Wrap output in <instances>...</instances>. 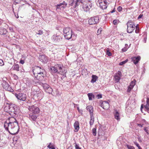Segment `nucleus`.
Returning a JSON list of instances; mask_svg holds the SVG:
<instances>
[{
	"instance_id": "nucleus-40",
	"label": "nucleus",
	"mask_w": 149,
	"mask_h": 149,
	"mask_svg": "<svg viewBox=\"0 0 149 149\" xmlns=\"http://www.w3.org/2000/svg\"><path fill=\"white\" fill-rule=\"evenodd\" d=\"M92 131L93 135L94 136H95L96 135V128H93L92 129Z\"/></svg>"
},
{
	"instance_id": "nucleus-9",
	"label": "nucleus",
	"mask_w": 149,
	"mask_h": 149,
	"mask_svg": "<svg viewBox=\"0 0 149 149\" xmlns=\"http://www.w3.org/2000/svg\"><path fill=\"white\" fill-rule=\"evenodd\" d=\"M32 94L36 97L38 100H41L43 96V92L41 91H34L32 92Z\"/></svg>"
},
{
	"instance_id": "nucleus-32",
	"label": "nucleus",
	"mask_w": 149,
	"mask_h": 149,
	"mask_svg": "<svg viewBox=\"0 0 149 149\" xmlns=\"http://www.w3.org/2000/svg\"><path fill=\"white\" fill-rule=\"evenodd\" d=\"M75 0H71L69 1V5L71 6H74L75 5Z\"/></svg>"
},
{
	"instance_id": "nucleus-10",
	"label": "nucleus",
	"mask_w": 149,
	"mask_h": 149,
	"mask_svg": "<svg viewBox=\"0 0 149 149\" xmlns=\"http://www.w3.org/2000/svg\"><path fill=\"white\" fill-rule=\"evenodd\" d=\"M41 85L46 93L49 94L52 93L53 90L48 84L46 83H42Z\"/></svg>"
},
{
	"instance_id": "nucleus-21",
	"label": "nucleus",
	"mask_w": 149,
	"mask_h": 149,
	"mask_svg": "<svg viewBox=\"0 0 149 149\" xmlns=\"http://www.w3.org/2000/svg\"><path fill=\"white\" fill-rule=\"evenodd\" d=\"M37 117V116L36 114L31 113L29 114V119L31 120L35 121Z\"/></svg>"
},
{
	"instance_id": "nucleus-6",
	"label": "nucleus",
	"mask_w": 149,
	"mask_h": 149,
	"mask_svg": "<svg viewBox=\"0 0 149 149\" xmlns=\"http://www.w3.org/2000/svg\"><path fill=\"white\" fill-rule=\"evenodd\" d=\"M100 21L99 17L98 16H95L89 18L88 20V23L89 24L93 25L97 24Z\"/></svg>"
},
{
	"instance_id": "nucleus-63",
	"label": "nucleus",
	"mask_w": 149,
	"mask_h": 149,
	"mask_svg": "<svg viewBox=\"0 0 149 149\" xmlns=\"http://www.w3.org/2000/svg\"><path fill=\"white\" fill-rule=\"evenodd\" d=\"M68 149H72V148L70 146L68 147Z\"/></svg>"
},
{
	"instance_id": "nucleus-62",
	"label": "nucleus",
	"mask_w": 149,
	"mask_h": 149,
	"mask_svg": "<svg viewBox=\"0 0 149 149\" xmlns=\"http://www.w3.org/2000/svg\"><path fill=\"white\" fill-rule=\"evenodd\" d=\"M101 29H99L97 31V33H98L99 32H101Z\"/></svg>"
},
{
	"instance_id": "nucleus-33",
	"label": "nucleus",
	"mask_w": 149,
	"mask_h": 149,
	"mask_svg": "<svg viewBox=\"0 0 149 149\" xmlns=\"http://www.w3.org/2000/svg\"><path fill=\"white\" fill-rule=\"evenodd\" d=\"M104 3V5L102 6V8L103 9H105L107 7V1L106 0H104L103 1Z\"/></svg>"
},
{
	"instance_id": "nucleus-55",
	"label": "nucleus",
	"mask_w": 149,
	"mask_h": 149,
	"mask_svg": "<svg viewBox=\"0 0 149 149\" xmlns=\"http://www.w3.org/2000/svg\"><path fill=\"white\" fill-rule=\"evenodd\" d=\"M143 16V15L142 14H140L138 17V19H139L141 18Z\"/></svg>"
},
{
	"instance_id": "nucleus-18",
	"label": "nucleus",
	"mask_w": 149,
	"mask_h": 149,
	"mask_svg": "<svg viewBox=\"0 0 149 149\" xmlns=\"http://www.w3.org/2000/svg\"><path fill=\"white\" fill-rule=\"evenodd\" d=\"M132 61L136 65V64L140 61L141 57L140 56H138L137 57H134L132 58Z\"/></svg>"
},
{
	"instance_id": "nucleus-49",
	"label": "nucleus",
	"mask_w": 149,
	"mask_h": 149,
	"mask_svg": "<svg viewBox=\"0 0 149 149\" xmlns=\"http://www.w3.org/2000/svg\"><path fill=\"white\" fill-rule=\"evenodd\" d=\"M113 24L114 25H116L117 24V20L115 19L113 21Z\"/></svg>"
},
{
	"instance_id": "nucleus-34",
	"label": "nucleus",
	"mask_w": 149,
	"mask_h": 149,
	"mask_svg": "<svg viewBox=\"0 0 149 149\" xmlns=\"http://www.w3.org/2000/svg\"><path fill=\"white\" fill-rule=\"evenodd\" d=\"M128 61V59H127L126 60L124 61H123L121 62H120L119 65H123L125 63H126L127 61Z\"/></svg>"
},
{
	"instance_id": "nucleus-44",
	"label": "nucleus",
	"mask_w": 149,
	"mask_h": 149,
	"mask_svg": "<svg viewBox=\"0 0 149 149\" xmlns=\"http://www.w3.org/2000/svg\"><path fill=\"white\" fill-rule=\"evenodd\" d=\"M4 64L3 61L2 60L0 59V65L1 66H3Z\"/></svg>"
},
{
	"instance_id": "nucleus-54",
	"label": "nucleus",
	"mask_w": 149,
	"mask_h": 149,
	"mask_svg": "<svg viewBox=\"0 0 149 149\" xmlns=\"http://www.w3.org/2000/svg\"><path fill=\"white\" fill-rule=\"evenodd\" d=\"M135 145L136 146L138 147V148H139L141 147L140 146H139V144L137 143H135Z\"/></svg>"
},
{
	"instance_id": "nucleus-23",
	"label": "nucleus",
	"mask_w": 149,
	"mask_h": 149,
	"mask_svg": "<svg viewBox=\"0 0 149 149\" xmlns=\"http://www.w3.org/2000/svg\"><path fill=\"white\" fill-rule=\"evenodd\" d=\"M12 68L13 70L17 71H20L19 66L18 64H15L14 63Z\"/></svg>"
},
{
	"instance_id": "nucleus-3",
	"label": "nucleus",
	"mask_w": 149,
	"mask_h": 149,
	"mask_svg": "<svg viewBox=\"0 0 149 149\" xmlns=\"http://www.w3.org/2000/svg\"><path fill=\"white\" fill-rule=\"evenodd\" d=\"M32 71L35 77L39 81H41L44 77V72L45 71L43 68L37 65H35L33 68Z\"/></svg>"
},
{
	"instance_id": "nucleus-19",
	"label": "nucleus",
	"mask_w": 149,
	"mask_h": 149,
	"mask_svg": "<svg viewBox=\"0 0 149 149\" xmlns=\"http://www.w3.org/2000/svg\"><path fill=\"white\" fill-rule=\"evenodd\" d=\"M74 126L75 128L74 132H77L79 128V123L78 121H76L74 123Z\"/></svg>"
},
{
	"instance_id": "nucleus-41",
	"label": "nucleus",
	"mask_w": 149,
	"mask_h": 149,
	"mask_svg": "<svg viewBox=\"0 0 149 149\" xmlns=\"http://www.w3.org/2000/svg\"><path fill=\"white\" fill-rule=\"evenodd\" d=\"M126 146L128 149H135L134 147L133 146H130L128 145H127Z\"/></svg>"
},
{
	"instance_id": "nucleus-47",
	"label": "nucleus",
	"mask_w": 149,
	"mask_h": 149,
	"mask_svg": "<svg viewBox=\"0 0 149 149\" xmlns=\"http://www.w3.org/2000/svg\"><path fill=\"white\" fill-rule=\"evenodd\" d=\"M96 97L98 99H100L102 97V95L101 94H98L97 95Z\"/></svg>"
},
{
	"instance_id": "nucleus-61",
	"label": "nucleus",
	"mask_w": 149,
	"mask_h": 149,
	"mask_svg": "<svg viewBox=\"0 0 149 149\" xmlns=\"http://www.w3.org/2000/svg\"><path fill=\"white\" fill-rule=\"evenodd\" d=\"M143 105L142 104L141 105V111H142V112H143L142 109H143Z\"/></svg>"
},
{
	"instance_id": "nucleus-2",
	"label": "nucleus",
	"mask_w": 149,
	"mask_h": 149,
	"mask_svg": "<svg viewBox=\"0 0 149 149\" xmlns=\"http://www.w3.org/2000/svg\"><path fill=\"white\" fill-rule=\"evenodd\" d=\"M4 127L5 130L12 135L17 134L19 129L18 122L8 123H7V121H5L4 123Z\"/></svg>"
},
{
	"instance_id": "nucleus-30",
	"label": "nucleus",
	"mask_w": 149,
	"mask_h": 149,
	"mask_svg": "<svg viewBox=\"0 0 149 149\" xmlns=\"http://www.w3.org/2000/svg\"><path fill=\"white\" fill-rule=\"evenodd\" d=\"M47 147L50 149H55V147L53 145H52V143H50L47 146Z\"/></svg>"
},
{
	"instance_id": "nucleus-25",
	"label": "nucleus",
	"mask_w": 149,
	"mask_h": 149,
	"mask_svg": "<svg viewBox=\"0 0 149 149\" xmlns=\"http://www.w3.org/2000/svg\"><path fill=\"white\" fill-rule=\"evenodd\" d=\"M7 32V31L6 29L3 28H0V35H6Z\"/></svg>"
},
{
	"instance_id": "nucleus-26",
	"label": "nucleus",
	"mask_w": 149,
	"mask_h": 149,
	"mask_svg": "<svg viewBox=\"0 0 149 149\" xmlns=\"http://www.w3.org/2000/svg\"><path fill=\"white\" fill-rule=\"evenodd\" d=\"M98 77L95 75H92V79L91 81V83H93L95 82L98 79Z\"/></svg>"
},
{
	"instance_id": "nucleus-14",
	"label": "nucleus",
	"mask_w": 149,
	"mask_h": 149,
	"mask_svg": "<svg viewBox=\"0 0 149 149\" xmlns=\"http://www.w3.org/2000/svg\"><path fill=\"white\" fill-rule=\"evenodd\" d=\"M39 58L40 61L43 64L47 63L48 61V57L44 55H40Z\"/></svg>"
},
{
	"instance_id": "nucleus-16",
	"label": "nucleus",
	"mask_w": 149,
	"mask_h": 149,
	"mask_svg": "<svg viewBox=\"0 0 149 149\" xmlns=\"http://www.w3.org/2000/svg\"><path fill=\"white\" fill-rule=\"evenodd\" d=\"M86 0H75V5L73 6L74 8H76L77 7L80 5V3L82 4V5H83V4L85 3Z\"/></svg>"
},
{
	"instance_id": "nucleus-60",
	"label": "nucleus",
	"mask_w": 149,
	"mask_h": 149,
	"mask_svg": "<svg viewBox=\"0 0 149 149\" xmlns=\"http://www.w3.org/2000/svg\"><path fill=\"white\" fill-rule=\"evenodd\" d=\"M146 103L147 104H149V98H147V101H146Z\"/></svg>"
},
{
	"instance_id": "nucleus-52",
	"label": "nucleus",
	"mask_w": 149,
	"mask_h": 149,
	"mask_svg": "<svg viewBox=\"0 0 149 149\" xmlns=\"http://www.w3.org/2000/svg\"><path fill=\"white\" fill-rule=\"evenodd\" d=\"M19 63L21 64H23L24 63V60L21 59Z\"/></svg>"
},
{
	"instance_id": "nucleus-7",
	"label": "nucleus",
	"mask_w": 149,
	"mask_h": 149,
	"mask_svg": "<svg viewBox=\"0 0 149 149\" xmlns=\"http://www.w3.org/2000/svg\"><path fill=\"white\" fill-rule=\"evenodd\" d=\"M54 66L56 69L58 70V73L66 77L65 73L66 72V71L63 69V65L62 64H57L55 65Z\"/></svg>"
},
{
	"instance_id": "nucleus-38",
	"label": "nucleus",
	"mask_w": 149,
	"mask_h": 149,
	"mask_svg": "<svg viewBox=\"0 0 149 149\" xmlns=\"http://www.w3.org/2000/svg\"><path fill=\"white\" fill-rule=\"evenodd\" d=\"M148 127H144L143 128V130L145 131V132L147 134H149V133L148 132L149 131L148 130Z\"/></svg>"
},
{
	"instance_id": "nucleus-28",
	"label": "nucleus",
	"mask_w": 149,
	"mask_h": 149,
	"mask_svg": "<svg viewBox=\"0 0 149 149\" xmlns=\"http://www.w3.org/2000/svg\"><path fill=\"white\" fill-rule=\"evenodd\" d=\"M88 96L90 100H92V97L94 98L95 97L94 95L92 93H88Z\"/></svg>"
},
{
	"instance_id": "nucleus-42",
	"label": "nucleus",
	"mask_w": 149,
	"mask_h": 149,
	"mask_svg": "<svg viewBox=\"0 0 149 149\" xmlns=\"http://www.w3.org/2000/svg\"><path fill=\"white\" fill-rule=\"evenodd\" d=\"M74 144H75V147L76 149H81V148L79 147V144H77L76 143Z\"/></svg>"
},
{
	"instance_id": "nucleus-15",
	"label": "nucleus",
	"mask_w": 149,
	"mask_h": 149,
	"mask_svg": "<svg viewBox=\"0 0 149 149\" xmlns=\"http://www.w3.org/2000/svg\"><path fill=\"white\" fill-rule=\"evenodd\" d=\"M3 87L6 90L11 91V90H13L10 85L6 81H4L2 83Z\"/></svg>"
},
{
	"instance_id": "nucleus-36",
	"label": "nucleus",
	"mask_w": 149,
	"mask_h": 149,
	"mask_svg": "<svg viewBox=\"0 0 149 149\" xmlns=\"http://www.w3.org/2000/svg\"><path fill=\"white\" fill-rule=\"evenodd\" d=\"M135 28H136V29L135 30V33H139V29L138 24L136 26H135Z\"/></svg>"
},
{
	"instance_id": "nucleus-24",
	"label": "nucleus",
	"mask_w": 149,
	"mask_h": 149,
	"mask_svg": "<svg viewBox=\"0 0 149 149\" xmlns=\"http://www.w3.org/2000/svg\"><path fill=\"white\" fill-rule=\"evenodd\" d=\"M51 72L52 74L57 72L58 73V70L56 69L55 67L53 66L50 68Z\"/></svg>"
},
{
	"instance_id": "nucleus-45",
	"label": "nucleus",
	"mask_w": 149,
	"mask_h": 149,
	"mask_svg": "<svg viewBox=\"0 0 149 149\" xmlns=\"http://www.w3.org/2000/svg\"><path fill=\"white\" fill-rule=\"evenodd\" d=\"M122 7L120 6H118L117 8V10L119 12H120L122 10Z\"/></svg>"
},
{
	"instance_id": "nucleus-37",
	"label": "nucleus",
	"mask_w": 149,
	"mask_h": 149,
	"mask_svg": "<svg viewBox=\"0 0 149 149\" xmlns=\"http://www.w3.org/2000/svg\"><path fill=\"white\" fill-rule=\"evenodd\" d=\"M43 33V31L41 30H39L37 31L36 34L39 35H41Z\"/></svg>"
},
{
	"instance_id": "nucleus-50",
	"label": "nucleus",
	"mask_w": 149,
	"mask_h": 149,
	"mask_svg": "<svg viewBox=\"0 0 149 149\" xmlns=\"http://www.w3.org/2000/svg\"><path fill=\"white\" fill-rule=\"evenodd\" d=\"M132 87L130 86L128 88V89L127 90V91L128 92H129L132 89Z\"/></svg>"
},
{
	"instance_id": "nucleus-46",
	"label": "nucleus",
	"mask_w": 149,
	"mask_h": 149,
	"mask_svg": "<svg viewBox=\"0 0 149 149\" xmlns=\"http://www.w3.org/2000/svg\"><path fill=\"white\" fill-rule=\"evenodd\" d=\"M117 75L118 76H120V77L122 76V74L121 72L120 71H118L117 72Z\"/></svg>"
},
{
	"instance_id": "nucleus-57",
	"label": "nucleus",
	"mask_w": 149,
	"mask_h": 149,
	"mask_svg": "<svg viewBox=\"0 0 149 149\" xmlns=\"http://www.w3.org/2000/svg\"><path fill=\"white\" fill-rule=\"evenodd\" d=\"M137 125L138 126H139V127H142L143 125V124H139V123H137Z\"/></svg>"
},
{
	"instance_id": "nucleus-8",
	"label": "nucleus",
	"mask_w": 149,
	"mask_h": 149,
	"mask_svg": "<svg viewBox=\"0 0 149 149\" xmlns=\"http://www.w3.org/2000/svg\"><path fill=\"white\" fill-rule=\"evenodd\" d=\"M92 3L90 1L86 0L83 5H82V8L83 10L85 12L89 11L92 7Z\"/></svg>"
},
{
	"instance_id": "nucleus-39",
	"label": "nucleus",
	"mask_w": 149,
	"mask_h": 149,
	"mask_svg": "<svg viewBox=\"0 0 149 149\" xmlns=\"http://www.w3.org/2000/svg\"><path fill=\"white\" fill-rule=\"evenodd\" d=\"M145 108L147 111H149V104L146 103V105L144 106Z\"/></svg>"
},
{
	"instance_id": "nucleus-64",
	"label": "nucleus",
	"mask_w": 149,
	"mask_h": 149,
	"mask_svg": "<svg viewBox=\"0 0 149 149\" xmlns=\"http://www.w3.org/2000/svg\"><path fill=\"white\" fill-rule=\"evenodd\" d=\"M107 138H105H105H104V139H103V140H105V139H107Z\"/></svg>"
},
{
	"instance_id": "nucleus-5",
	"label": "nucleus",
	"mask_w": 149,
	"mask_h": 149,
	"mask_svg": "<svg viewBox=\"0 0 149 149\" xmlns=\"http://www.w3.org/2000/svg\"><path fill=\"white\" fill-rule=\"evenodd\" d=\"M127 31L128 33H132L135 29V25L134 22L129 20L127 23Z\"/></svg>"
},
{
	"instance_id": "nucleus-11",
	"label": "nucleus",
	"mask_w": 149,
	"mask_h": 149,
	"mask_svg": "<svg viewBox=\"0 0 149 149\" xmlns=\"http://www.w3.org/2000/svg\"><path fill=\"white\" fill-rule=\"evenodd\" d=\"M29 109L34 114H37L40 112V109L38 107H35L34 105L30 106L29 107Z\"/></svg>"
},
{
	"instance_id": "nucleus-20",
	"label": "nucleus",
	"mask_w": 149,
	"mask_h": 149,
	"mask_svg": "<svg viewBox=\"0 0 149 149\" xmlns=\"http://www.w3.org/2000/svg\"><path fill=\"white\" fill-rule=\"evenodd\" d=\"M113 114L115 118L118 120H120V114L118 112L117 110H115L113 112Z\"/></svg>"
},
{
	"instance_id": "nucleus-29",
	"label": "nucleus",
	"mask_w": 149,
	"mask_h": 149,
	"mask_svg": "<svg viewBox=\"0 0 149 149\" xmlns=\"http://www.w3.org/2000/svg\"><path fill=\"white\" fill-rule=\"evenodd\" d=\"M114 77L116 82H118L120 79V76H118L117 75H115Z\"/></svg>"
},
{
	"instance_id": "nucleus-56",
	"label": "nucleus",
	"mask_w": 149,
	"mask_h": 149,
	"mask_svg": "<svg viewBox=\"0 0 149 149\" xmlns=\"http://www.w3.org/2000/svg\"><path fill=\"white\" fill-rule=\"evenodd\" d=\"M64 5H65V6H63L62 7V8H65L67 6V3H66L65 2V3H64Z\"/></svg>"
},
{
	"instance_id": "nucleus-48",
	"label": "nucleus",
	"mask_w": 149,
	"mask_h": 149,
	"mask_svg": "<svg viewBox=\"0 0 149 149\" xmlns=\"http://www.w3.org/2000/svg\"><path fill=\"white\" fill-rule=\"evenodd\" d=\"M18 137L17 136H16L15 137H14L13 138V140L14 141H17L18 139Z\"/></svg>"
},
{
	"instance_id": "nucleus-27",
	"label": "nucleus",
	"mask_w": 149,
	"mask_h": 149,
	"mask_svg": "<svg viewBox=\"0 0 149 149\" xmlns=\"http://www.w3.org/2000/svg\"><path fill=\"white\" fill-rule=\"evenodd\" d=\"M90 120L89 122L90 125L91 126L93 124L94 122V118L93 115H90Z\"/></svg>"
},
{
	"instance_id": "nucleus-22",
	"label": "nucleus",
	"mask_w": 149,
	"mask_h": 149,
	"mask_svg": "<svg viewBox=\"0 0 149 149\" xmlns=\"http://www.w3.org/2000/svg\"><path fill=\"white\" fill-rule=\"evenodd\" d=\"M86 109L89 112L90 115H93V108L92 106H88L86 107Z\"/></svg>"
},
{
	"instance_id": "nucleus-51",
	"label": "nucleus",
	"mask_w": 149,
	"mask_h": 149,
	"mask_svg": "<svg viewBox=\"0 0 149 149\" xmlns=\"http://www.w3.org/2000/svg\"><path fill=\"white\" fill-rule=\"evenodd\" d=\"M13 77H14V79L16 80L18 79V76L15 74H13Z\"/></svg>"
},
{
	"instance_id": "nucleus-12",
	"label": "nucleus",
	"mask_w": 149,
	"mask_h": 149,
	"mask_svg": "<svg viewBox=\"0 0 149 149\" xmlns=\"http://www.w3.org/2000/svg\"><path fill=\"white\" fill-rule=\"evenodd\" d=\"M99 104L104 109L107 110L109 107V104L106 101H101Z\"/></svg>"
},
{
	"instance_id": "nucleus-4",
	"label": "nucleus",
	"mask_w": 149,
	"mask_h": 149,
	"mask_svg": "<svg viewBox=\"0 0 149 149\" xmlns=\"http://www.w3.org/2000/svg\"><path fill=\"white\" fill-rule=\"evenodd\" d=\"M63 34L65 38L67 40L71 38L72 36L71 29L69 27H66L63 29Z\"/></svg>"
},
{
	"instance_id": "nucleus-13",
	"label": "nucleus",
	"mask_w": 149,
	"mask_h": 149,
	"mask_svg": "<svg viewBox=\"0 0 149 149\" xmlns=\"http://www.w3.org/2000/svg\"><path fill=\"white\" fill-rule=\"evenodd\" d=\"M15 96L18 99L22 101H24L26 99V95L22 93L15 94Z\"/></svg>"
},
{
	"instance_id": "nucleus-1",
	"label": "nucleus",
	"mask_w": 149,
	"mask_h": 149,
	"mask_svg": "<svg viewBox=\"0 0 149 149\" xmlns=\"http://www.w3.org/2000/svg\"><path fill=\"white\" fill-rule=\"evenodd\" d=\"M6 104L7 105L6 106V107L8 109L9 114L12 117H9L6 121H7V123H8L18 122L14 116H15L18 113L19 110V108L15 104L8 103H6Z\"/></svg>"
},
{
	"instance_id": "nucleus-43",
	"label": "nucleus",
	"mask_w": 149,
	"mask_h": 149,
	"mask_svg": "<svg viewBox=\"0 0 149 149\" xmlns=\"http://www.w3.org/2000/svg\"><path fill=\"white\" fill-rule=\"evenodd\" d=\"M106 54L108 56H110L112 55V53L109 51V50H107L106 52Z\"/></svg>"
},
{
	"instance_id": "nucleus-59",
	"label": "nucleus",
	"mask_w": 149,
	"mask_h": 149,
	"mask_svg": "<svg viewBox=\"0 0 149 149\" xmlns=\"http://www.w3.org/2000/svg\"><path fill=\"white\" fill-rule=\"evenodd\" d=\"M115 8H114L113 9L112 11H111L110 12V13H114L115 12Z\"/></svg>"
},
{
	"instance_id": "nucleus-35",
	"label": "nucleus",
	"mask_w": 149,
	"mask_h": 149,
	"mask_svg": "<svg viewBox=\"0 0 149 149\" xmlns=\"http://www.w3.org/2000/svg\"><path fill=\"white\" fill-rule=\"evenodd\" d=\"M136 81L135 80H134V81H132L131 82L130 86L132 87V88H133L134 85H135V82Z\"/></svg>"
},
{
	"instance_id": "nucleus-53",
	"label": "nucleus",
	"mask_w": 149,
	"mask_h": 149,
	"mask_svg": "<svg viewBox=\"0 0 149 149\" xmlns=\"http://www.w3.org/2000/svg\"><path fill=\"white\" fill-rule=\"evenodd\" d=\"M9 29L10 31L11 32H13V27H9Z\"/></svg>"
},
{
	"instance_id": "nucleus-58",
	"label": "nucleus",
	"mask_w": 149,
	"mask_h": 149,
	"mask_svg": "<svg viewBox=\"0 0 149 149\" xmlns=\"http://www.w3.org/2000/svg\"><path fill=\"white\" fill-rule=\"evenodd\" d=\"M77 109L78 111L80 113H81V112H82V110H80V109H79V107H77Z\"/></svg>"
},
{
	"instance_id": "nucleus-31",
	"label": "nucleus",
	"mask_w": 149,
	"mask_h": 149,
	"mask_svg": "<svg viewBox=\"0 0 149 149\" xmlns=\"http://www.w3.org/2000/svg\"><path fill=\"white\" fill-rule=\"evenodd\" d=\"M64 3H65V1H64L63 3H60V4H57L56 5V9H59L61 7H62V6L63 5H64Z\"/></svg>"
},
{
	"instance_id": "nucleus-17",
	"label": "nucleus",
	"mask_w": 149,
	"mask_h": 149,
	"mask_svg": "<svg viewBox=\"0 0 149 149\" xmlns=\"http://www.w3.org/2000/svg\"><path fill=\"white\" fill-rule=\"evenodd\" d=\"M62 38L60 36H57L56 34L53 35L52 37V39L56 42L60 41Z\"/></svg>"
}]
</instances>
